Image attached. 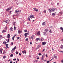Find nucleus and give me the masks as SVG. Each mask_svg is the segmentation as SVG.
Masks as SVG:
<instances>
[{
	"instance_id": "59",
	"label": "nucleus",
	"mask_w": 63,
	"mask_h": 63,
	"mask_svg": "<svg viewBox=\"0 0 63 63\" xmlns=\"http://www.w3.org/2000/svg\"><path fill=\"white\" fill-rule=\"evenodd\" d=\"M50 28H51L52 29V26H51L50 27Z\"/></svg>"
},
{
	"instance_id": "38",
	"label": "nucleus",
	"mask_w": 63,
	"mask_h": 63,
	"mask_svg": "<svg viewBox=\"0 0 63 63\" xmlns=\"http://www.w3.org/2000/svg\"><path fill=\"white\" fill-rule=\"evenodd\" d=\"M59 13H60V15H62V12H60Z\"/></svg>"
},
{
	"instance_id": "42",
	"label": "nucleus",
	"mask_w": 63,
	"mask_h": 63,
	"mask_svg": "<svg viewBox=\"0 0 63 63\" xmlns=\"http://www.w3.org/2000/svg\"><path fill=\"white\" fill-rule=\"evenodd\" d=\"M3 59H4V58H6V56H3Z\"/></svg>"
},
{
	"instance_id": "57",
	"label": "nucleus",
	"mask_w": 63,
	"mask_h": 63,
	"mask_svg": "<svg viewBox=\"0 0 63 63\" xmlns=\"http://www.w3.org/2000/svg\"><path fill=\"white\" fill-rule=\"evenodd\" d=\"M45 51V48H44L43 50L42 51L43 52H44V51Z\"/></svg>"
},
{
	"instance_id": "7",
	"label": "nucleus",
	"mask_w": 63,
	"mask_h": 63,
	"mask_svg": "<svg viewBox=\"0 0 63 63\" xmlns=\"http://www.w3.org/2000/svg\"><path fill=\"white\" fill-rule=\"evenodd\" d=\"M42 45L45 46L46 44V42H42Z\"/></svg>"
},
{
	"instance_id": "64",
	"label": "nucleus",
	"mask_w": 63,
	"mask_h": 63,
	"mask_svg": "<svg viewBox=\"0 0 63 63\" xmlns=\"http://www.w3.org/2000/svg\"><path fill=\"white\" fill-rule=\"evenodd\" d=\"M30 45H32V42H31L30 43Z\"/></svg>"
},
{
	"instance_id": "37",
	"label": "nucleus",
	"mask_w": 63,
	"mask_h": 63,
	"mask_svg": "<svg viewBox=\"0 0 63 63\" xmlns=\"http://www.w3.org/2000/svg\"><path fill=\"white\" fill-rule=\"evenodd\" d=\"M13 23H14L13 25H14V26H15V25H16V24H16V22H14Z\"/></svg>"
},
{
	"instance_id": "52",
	"label": "nucleus",
	"mask_w": 63,
	"mask_h": 63,
	"mask_svg": "<svg viewBox=\"0 0 63 63\" xmlns=\"http://www.w3.org/2000/svg\"><path fill=\"white\" fill-rule=\"evenodd\" d=\"M28 38H26V41H28Z\"/></svg>"
},
{
	"instance_id": "20",
	"label": "nucleus",
	"mask_w": 63,
	"mask_h": 63,
	"mask_svg": "<svg viewBox=\"0 0 63 63\" xmlns=\"http://www.w3.org/2000/svg\"><path fill=\"white\" fill-rule=\"evenodd\" d=\"M41 60L42 61H44V57L43 56H42Z\"/></svg>"
},
{
	"instance_id": "48",
	"label": "nucleus",
	"mask_w": 63,
	"mask_h": 63,
	"mask_svg": "<svg viewBox=\"0 0 63 63\" xmlns=\"http://www.w3.org/2000/svg\"><path fill=\"white\" fill-rule=\"evenodd\" d=\"M49 32H50V33L52 32H51V30H50Z\"/></svg>"
},
{
	"instance_id": "19",
	"label": "nucleus",
	"mask_w": 63,
	"mask_h": 63,
	"mask_svg": "<svg viewBox=\"0 0 63 63\" xmlns=\"http://www.w3.org/2000/svg\"><path fill=\"white\" fill-rule=\"evenodd\" d=\"M11 31H13V28H12V27H11L10 29Z\"/></svg>"
},
{
	"instance_id": "50",
	"label": "nucleus",
	"mask_w": 63,
	"mask_h": 63,
	"mask_svg": "<svg viewBox=\"0 0 63 63\" xmlns=\"http://www.w3.org/2000/svg\"><path fill=\"white\" fill-rule=\"evenodd\" d=\"M5 45H6V46H8V44H6Z\"/></svg>"
},
{
	"instance_id": "54",
	"label": "nucleus",
	"mask_w": 63,
	"mask_h": 63,
	"mask_svg": "<svg viewBox=\"0 0 63 63\" xmlns=\"http://www.w3.org/2000/svg\"><path fill=\"white\" fill-rule=\"evenodd\" d=\"M37 59L38 60V59H39V57H38L37 58Z\"/></svg>"
},
{
	"instance_id": "10",
	"label": "nucleus",
	"mask_w": 63,
	"mask_h": 63,
	"mask_svg": "<svg viewBox=\"0 0 63 63\" xmlns=\"http://www.w3.org/2000/svg\"><path fill=\"white\" fill-rule=\"evenodd\" d=\"M40 32L39 31L37 32V35L38 36H40L41 35V33H40Z\"/></svg>"
},
{
	"instance_id": "56",
	"label": "nucleus",
	"mask_w": 63,
	"mask_h": 63,
	"mask_svg": "<svg viewBox=\"0 0 63 63\" xmlns=\"http://www.w3.org/2000/svg\"><path fill=\"white\" fill-rule=\"evenodd\" d=\"M5 29H7V26H6L5 27Z\"/></svg>"
},
{
	"instance_id": "15",
	"label": "nucleus",
	"mask_w": 63,
	"mask_h": 63,
	"mask_svg": "<svg viewBox=\"0 0 63 63\" xmlns=\"http://www.w3.org/2000/svg\"><path fill=\"white\" fill-rule=\"evenodd\" d=\"M22 31H19V30L18 31V33L19 34L20 33H22Z\"/></svg>"
},
{
	"instance_id": "63",
	"label": "nucleus",
	"mask_w": 63,
	"mask_h": 63,
	"mask_svg": "<svg viewBox=\"0 0 63 63\" xmlns=\"http://www.w3.org/2000/svg\"><path fill=\"white\" fill-rule=\"evenodd\" d=\"M29 20L30 21V22H31V20H30H30Z\"/></svg>"
},
{
	"instance_id": "55",
	"label": "nucleus",
	"mask_w": 63,
	"mask_h": 63,
	"mask_svg": "<svg viewBox=\"0 0 63 63\" xmlns=\"http://www.w3.org/2000/svg\"><path fill=\"white\" fill-rule=\"evenodd\" d=\"M28 20H30V18L29 17H28Z\"/></svg>"
},
{
	"instance_id": "53",
	"label": "nucleus",
	"mask_w": 63,
	"mask_h": 63,
	"mask_svg": "<svg viewBox=\"0 0 63 63\" xmlns=\"http://www.w3.org/2000/svg\"><path fill=\"white\" fill-rule=\"evenodd\" d=\"M49 62V61H47V63H48Z\"/></svg>"
},
{
	"instance_id": "28",
	"label": "nucleus",
	"mask_w": 63,
	"mask_h": 63,
	"mask_svg": "<svg viewBox=\"0 0 63 63\" xmlns=\"http://www.w3.org/2000/svg\"><path fill=\"white\" fill-rule=\"evenodd\" d=\"M12 39L13 41H14V39H15V36H14L13 37H12Z\"/></svg>"
},
{
	"instance_id": "8",
	"label": "nucleus",
	"mask_w": 63,
	"mask_h": 63,
	"mask_svg": "<svg viewBox=\"0 0 63 63\" xmlns=\"http://www.w3.org/2000/svg\"><path fill=\"white\" fill-rule=\"evenodd\" d=\"M27 34H28V35H29V33H26L24 34V35H25V38H26V37H26V36H27Z\"/></svg>"
},
{
	"instance_id": "58",
	"label": "nucleus",
	"mask_w": 63,
	"mask_h": 63,
	"mask_svg": "<svg viewBox=\"0 0 63 63\" xmlns=\"http://www.w3.org/2000/svg\"><path fill=\"white\" fill-rule=\"evenodd\" d=\"M17 35H16V34L14 35L15 37V36H16Z\"/></svg>"
},
{
	"instance_id": "17",
	"label": "nucleus",
	"mask_w": 63,
	"mask_h": 63,
	"mask_svg": "<svg viewBox=\"0 0 63 63\" xmlns=\"http://www.w3.org/2000/svg\"><path fill=\"white\" fill-rule=\"evenodd\" d=\"M34 35H32L31 37H30V39H34Z\"/></svg>"
},
{
	"instance_id": "9",
	"label": "nucleus",
	"mask_w": 63,
	"mask_h": 63,
	"mask_svg": "<svg viewBox=\"0 0 63 63\" xmlns=\"http://www.w3.org/2000/svg\"><path fill=\"white\" fill-rule=\"evenodd\" d=\"M57 55L56 54H54V57L55 58H56V59H57Z\"/></svg>"
},
{
	"instance_id": "47",
	"label": "nucleus",
	"mask_w": 63,
	"mask_h": 63,
	"mask_svg": "<svg viewBox=\"0 0 63 63\" xmlns=\"http://www.w3.org/2000/svg\"><path fill=\"white\" fill-rule=\"evenodd\" d=\"M45 54L44 53L43 55L42 56H43V57H44V56H45Z\"/></svg>"
},
{
	"instance_id": "23",
	"label": "nucleus",
	"mask_w": 63,
	"mask_h": 63,
	"mask_svg": "<svg viewBox=\"0 0 63 63\" xmlns=\"http://www.w3.org/2000/svg\"><path fill=\"white\" fill-rule=\"evenodd\" d=\"M9 13L10 14H11L12 13V11H10L9 12Z\"/></svg>"
},
{
	"instance_id": "61",
	"label": "nucleus",
	"mask_w": 63,
	"mask_h": 63,
	"mask_svg": "<svg viewBox=\"0 0 63 63\" xmlns=\"http://www.w3.org/2000/svg\"><path fill=\"white\" fill-rule=\"evenodd\" d=\"M19 55H20V56L21 55V54L20 53H19Z\"/></svg>"
},
{
	"instance_id": "33",
	"label": "nucleus",
	"mask_w": 63,
	"mask_h": 63,
	"mask_svg": "<svg viewBox=\"0 0 63 63\" xmlns=\"http://www.w3.org/2000/svg\"><path fill=\"white\" fill-rule=\"evenodd\" d=\"M16 38L17 40H19V37H17Z\"/></svg>"
},
{
	"instance_id": "39",
	"label": "nucleus",
	"mask_w": 63,
	"mask_h": 63,
	"mask_svg": "<svg viewBox=\"0 0 63 63\" xmlns=\"http://www.w3.org/2000/svg\"><path fill=\"white\" fill-rule=\"evenodd\" d=\"M16 54H18V52H17V51H16Z\"/></svg>"
},
{
	"instance_id": "26",
	"label": "nucleus",
	"mask_w": 63,
	"mask_h": 63,
	"mask_svg": "<svg viewBox=\"0 0 63 63\" xmlns=\"http://www.w3.org/2000/svg\"><path fill=\"white\" fill-rule=\"evenodd\" d=\"M42 25H46V23H45V22H44L42 23Z\"/></svg>"
},
{
	"instance_id": "14",
	"label": "nucleus",
	"mask_w": 63,
	"mask_h": 63,
	"mask_svg": "<svg viewBox=\"0 0 63 63\" xmlns=\"http://www.w3.org/2000/svg\"><path fill=\"white\" fill-rule=\"evenodd\" d=\"M7 38H10V34H8L7 35Z\"/></svg>"
},
{
	"instance_id": "2",
	"label": "nucleus",
	"mask_w": 63,
	"mask_h": 63,
	"mask_svg": "<svg viewBox=\"0 0 63 63\" xmlns=\"http://www.w3.org/2000/svg\"><path fill=\"white\" fill-rule=\"evenodd\" d=\"M21 12V11L20 10H17L15 11V13L16 14H19Z\"/></svg>"
},
{
	"instance_id": "40",
	"label": "nucleus",
	"mask_w": 63,
	"mask_h": 63,
	"mask_svg": "<svg viewBox=\"0 0 63 63\" xmlns=\"http://www.w3.org/2000/svg\"><path fill=\"white\" fill-rule=\"evenodd\" d=\"M38 55H42V54L41 53H39L38 54Z\"/></svg>"
},
{
	"instance_id": "31",
	"label": "nucleus",
	"mask_w": 63,
	"mask_h": 63,
	"mask_svg": "<svg viewBox=\"0 0 63 63\" xmlns=\"http://www.w3.org/2000/svg\"><path fill=\"white\" fill-rule=\"evenodd\" d=\"M0 39H2L3 38V37L1 35H0Z\"/></svg>"
},
{
	"instance_id": "45",
	"label": "nucleus",
	"mask_w": 63,
	"mask_h": 63,
	"mask_svg": "<svg viewBox=\"0 0 63 63\" xmlns=\"http://www.w3.org/2000/svg\"><path fill=\"white\" fill-rule=\"evenodd\" d=\"M6 47H7V48H9V47H8V46H6V47L5 48H6Z\"/></svg>"
},
{
	"instance_id": "43",
	"label": "nucleus",
	"mask_w": 63,
	"mask_h": 63,
	"mask_svg": "<svg viewBox=\"0 0 63 63\" xmlns=\"http://www.w3.org/2000/svg\"><path fill=\"white\" fill-rule=\"evenodd\" d=\"M14 61H16V59H13Z\"/></svg>"
},
{
	"instance_id": "35",
	"label": "nucleus",
	"mask_w": 63,
	"mask_h": 63,
	"mask_svg": "<svg viewBox=\"0 0 63 63\" xmlns=\"http://www.w3.org/2000/svg\"><path fill=\"white\" fill-rule=\"evenodd\" d=\"M14 30H16V27H15V26H14Z\"/></svg>"
},
{
	"instance_id": "11",
	"label": "nucleus",
	"mask_w": 63,
	"mask_h": 63,
	"mask_svg": "<svg viewBox=\"0 0 63 63\" xmlns=\"http://www.w3.org/2000/svg\"><path fill=\"white\" fill-rule=\"evenodd\" d=\"M2 51H3V49L0 48V54H2Z\"/></svg>"
},
{
	"instance_id": "34",
	"label": "nucleus",
	"mask_w": 63,
	"mask_h": 63,
	"mask_svg": "<svg viewBox=\"0 0 63 63\" xmlns=\"http://www.w3.org/2000/svg\"><path fill=\"white\" fill-rule=\"evenodd\" d=\"M13 54H12L10 55V57H13Z\"/></svg>"
},
{
	"instance_id": "32",
	"label": "nucleus",
	"mask_w": 63,
	"mask_h": 63,
	"mask_svg": "<svg viewBox=\"0 0 63 63\" xmlns=\"http://www.w3.org/2000/svg\"><path fill=\"white\" fill-rule=\"evenodd\" d=\"M60 48H63V46H61L60 47Z\"/></svg>"
},
{
	"instance_id": "29",
	"label": "nucleus",
	"mask_w": 63,
	"mask_h": 63,
	"mask_svg": "<svg viewBox=\"0 0 63 63\" xmlns=\"http://www.w3.org/2000/svg\"><path fill=\"white\" fill-rule=\"evenodd\" d=\"M43 35H46V34H47V33L45 32H43Z\"/></svg>"
},
{
	"instance_id": "30",
	"label": "nucleus",
	"mask_w": 63,
	"mask_h": 63,
	"mask_svg": "<svg viewBox=\"0 0 63 63\" xmlns=\"http://www.w3.org/2000/svg\"><path fill=\"white\" fill-rule=\"evenodd\" d=\"M6 41H4L3 42V44H5V45H6Z\"/></svg>"
},
{
	"instance_id": "13",
	"label": "nucleus",
	"mask_w": 63,
	"mask_h": 63,
	"mask_svg": "<svg viewBox=\"0 0 63 63\" xmlns=\"http://www.w3.org/2000/svg\"><path fill=\"white\" fill-rule=\"evenodd\" d=\"M41 47V45L39 44L37 46V49H38L39 48V47Z\"/></svg>"
},
{
	"instance_id": "36",
	"label": "nucleus",
	"mask_w": 63,
	"mask_h": 63,
	"mask_svg": "<svg viewBox=\"0 0 63 63\" xmlns=\"http://www.w3.org/2000/svg\"><path fill=\"white\" fill-rule=\"evenodd\" d=\"M41 41H44V38H41Z\"/></svg>"
},
{
	"instance_id": "22",
	"label": "nucleus",
	"mask_w": 63,
	"mask_h": 63,
	"mask_svg": "<svg viewBox=\"0 0 63 63\" xmlns=\"http://www.w3.org/2000/svg\"><path fill=\"white\" fill-rule=\"evenodd\" d=\"M37 41H38L39 40H40V38H36Z\"/></svg>"
},
{
	"instance_id": "24",
	"label": "nucleus",
	"mask_w": 63,
	"mask_h": 63,
	"mask_svg": "<svg viewBox=\"0 0 63 63\" xmlns=\"http://www.w3.org/2000/svg\"><path fill=\"white\" fill-rule=\"evenodd\" d=\"M47 12V10H44L43 11V12L44 14H46V12Z\"/></svg>"
},
{
	"instance_id": "62",
	"label": "nucleus",
	"mask_w": 63,
	"mask_h": 63,
	"mask_svg": "<svg viewBox=\"0 0 63 63\" xmlns=\"http://www.w3.org/2000/svg\"><path fill=\"white\" fill-rule=\"evenodd\" d=\"M3 52H4V53H6V52L5 51H4Z\"/></svg>"
},
{
	"instance_id": "5",
	"label": "nucleus",
	"mask_w": 63,
	"mask_h": 63,
	"mask_svg": "<svg viewBox=\"0 0 63 63\" xmlns=\"http://www.w3.org/2000/svg\"><path fill=\"white\" fill-rule=\"evenodd\" d=\"M30 17L31 18H33L34 17V16L33 15H31L30 16Z\"/></svg>"
},
{
	"instance_id": "49",
	"label": "nucleus",
	"mask_w": 63,
	"mask_h": 63,
	"mask_svg": "<svg viewBox=\"0 0 63 63\" xmlns=\"http://www.w3.org/2000/svg\"><path fill=\"white\" fill-rule=\"evenodd\" d=\"M61 62L62 63H63V59L61 61Z\"/></svg>"
},
{
	"instance_id": "60",
	"label": "nucleus",
	"mask_w": 63,
	"mask_h": 63,
	"mask_svg": "<svg viewBox=\"0 0 63 63\" xmlns=\"http://www.w3.org/2000/svg\"><path fill=\"white\" fill-rule=\"evenodd\" d=\"M46 57H47V54H46Z\"/></svg>"
},
{
	"instance_id": "44",
	"label": "nucleus",
	"mask_w": 63,
	"mask_h": 63,
	"mask_svg": "<svg viewBox=\"0 0 63 63\" xmlns=\"http://www.w3.org/2000/svg\"><path fill=\"white\" fill-rule=\"evenodd\" d=\"M24 32H27V30H25L24 31Z\"/></svg>"
},
{
	"instance_id": "1",
	"label": "nucleus",
	"mask_w": 63,
	"mask_h": 63,
	"mask_svg": "<svg viewBox=\"0 0 63 63\" xmlns=\"http://www.w3.org/2000/svg\"><path fill=\"white\" fill-rule=\"evenodd\" d=\"M56 9L53 8L51 9H48V10L49 11V13H50L52 12H54L55 11V10Z\"/></svg>"
},
{
	"instance_id": "16",
	"label": "nucleus",
	"mask_w": 63,
	"mask_h": 63,
	"mask_svg": "<svg viewBox=\"0 0 63 63\" xmlns=\"http://www.w3.org/2000/svg\"><path fill=\"white\" fill-rule=\"evenodd\" d=\"M22 53L24 54V53H25L26 54V51H25V50H24V51H22Z\"/></svg>"
},
{
	"instance_id": "18",
	"label": "nucleus",
	"mask_w": 63,
	"mask_h": 63,
	"mask_svg": "<svg viewBox=\"0 0 63 63\" xmlns=\"http://www.w3.org/2000/svg\"><path fill=\"white\" fill-rule=\"evenodd\" d=\"M60 29L61 30H62V32H63V28L62 27H60Z\"/></svg>"
},
{
	"instance_id": "46",
	"label": "nucleus",
	"mask_w": 63,
	"mask_h": 63,
	"mask_svg": "<svg viewBox=\"0 0 63 63\" xmlns=\"http://www.w3.org/2000/svg\"><path fill=\"white\" fill-rule=\"evenodd\" d=\"M17 61H19V59H18V58H17Z\"/></svg>"
},
{
	"instance_id": "51",
	"label": "nucleus",
	"mask_w": 63,
	"mask_h": 63,
	"mask_svg": "<svg viewBox=\"0 0 63 63\" xmlns=\"http://www.w3.org/2000/svg\"><path fill=\"white\" fill-rule=\"evenodd\" d=\"M16 16H18V15L17 14L16 15Z\"/></svg>"
},
{
	"instance_id": "4",
	"label": "nucleus",
	"mask_w": 63,
	"mask_h": 63,
	"mask_svg": "<svg viewBox=\"0 0 63 63\" xmlns=\"http://www.w3.org/2000/svg\"><path fill=\"white\" fill-rule=\"evenodd\" d=\"M4 22H6V23H9V22H10V20L9 19L6 20L4 21Z\"/></svg>"
},
{
	"instance_id": "21",
	"label": "nucleus",
	"mask_w": 63,
	"mask_h": 63,
	"mask_svg": "<svg viewBox=\"0 0 63 63\" xmlns=\"http://www.w3.org/2000/svg\"><path fill=\"white\" fill-rule=\"evenodd\" d=\"M48 31V29H46L45 30V32H47V31Z\"/></svg>"
},
{
	"instance_id": "41",
	"label": "nucleus",
	"mask_w": 63,
	"mask_h": 63,
	"mask_svg": "<svg viewBox=\"0 0 63 63\" xmlns=\"http://www.w3.org/2000/svg\"><path fill=\"white\" fill-rule=\"evenodd\" d=\"M35 62H36V63H37V62H38V61L37 60H35Z\"/></svg>"
},
{
	"instance_id": "12",
	"label": "nucleus",
	"mask_w": 63,
	"mask_h": 63,
	"mask_svg": "<svg viewBox=\"0 0 63 63\" xmlns=\"http://www.w3.org/2000/svg\"><path fill=\"white\" fill-rule=\"evenodd\" d=\"M34 10L35 11V12H38L39 11L38 10V9L36 8H34Z\"/></svg>"
},
{
	"instance_id": "27",
	"label": "nucleus",
	"mask_w": 63,
	"mask_h": 63,
	"mask_svg": "<svg viewBox=\"0 0 63 63\" xmlns=\"http://www.w3.org/2000/svg\"><path fill=\"white\" fill-rule=\"evenodd\" d=\"M55 13H52V16H55Z\"/></svg>"
},
{
	"instance_id": "3",
	"label": "nucleus",
	"mask_w": 63,
	"mask_h": 63,
	"mask_svg": "<svg viewBox=\"0 0 63 63\" xmlns=\"http://www.w3.org/2000/svg\"><path fill=\"white\" fill-rule=\"evenodd\" d=\"M16 49V46H15L13 48L12 50H11V52H13V51Z\"/></svg>"
},
{
	"instance_id": "25",
	"label": "nucleus",
	"mask_w": 63,
	"mask_h": 63,
	"mask_svg": "<svg viewBox=\"0 0 63 63\" xmlns=\"http://www.w3.org/2000/svg\"><path fill=\"white\" fill-rule=\"evenodd\" d=\"M3 33H4V32H6V30H3L2 31Z\"/></svg>"
},
{
	"instance_id": "6",
	"label": "nucleus",
	"mask_w": 63,
	"mask_h": 63,
	"mask_svg": "<svg viewBox=\"0 0 63 63\" xmlns=\"http://www.w3.org/2000/svg\"><path fill=\"white\" fill-rule=\"evenodd\" d=\"M11 9V8L10 7L9 8L6 9V12H9V11H10Z\"/></svg>"
}]
</instances>
